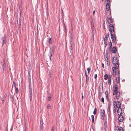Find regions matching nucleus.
Returning <instances> with one entry per match:
<instances>
[{"label": "nucleus", "instance_id": "1", "mask_svg": "<svg viewBox=\"0 0 131 131\" xmlns=\"http://www.w3.org/2000/svg\"><path fill=\"white\" fill-rule=\"evenodd\" d=\"M115 68H113L112 74L114 77H116L115 79L116 82L117 83L119 82L120 75L119 70H115Z\"/></svg>", "mask_w": 131, "mask_h": 131}, {"label": "nucleus", "instance_id": "2", "mask_svg": "<svg viewBox=\"0 0 131 131\" xmlns=\"http://www.w3.org/2000/svg\"><path fill=\"white\" fill-rule=\"evenodd\" d=\"M112 63L114 64V67H113L112 69L114 68V70H119L118 69L119 68V63H118L117 59L116 57H114L112 59Z\"/></svg>", "mask_w": 131, "mask_h": 131}, {"label": "nucleus", "instance_id": "3", "mask_svg": "<svg viewBox=\"0 0 131 131\" xmlns=\"http://www.w3.org/2000/svg\"><path fill=\"white\" fill-rule=\"evenodd\" d=\"M100 113L102 118L103 119H104L106 117V115L104 111L103 110H101Z\"/></svg>", "mask_w": 131, "mask_h": 131}, {"label": "nucleus", "instance_id": "4", "mask_svg": "<svg viewBox=\"0 0 131 131\" xmlns=\"http://www.w3.org/2000/svg\"><path fill=\"white\" fill-rule=\"evenodd\" d=\"M122 94L121 93L119 92L116 93L115 94L116 99H121L122 100L123 99L121 97Z\"/></svg>", "mask_w": 131, "mask_h": 131}, {"label": "nucleus", "instance_id": "5", "mask_svg": "<svg viewBox=\"0 0 131 131\" xmlns=\"http://www.w3.org/2000/svg\"><path fill=\"white\" fill-rule=\"evenodd\" d=\"M113 103L114 104V105L117 107V108L121 107V103L120 101H117L116 102L115 101H114L113 102Z\"/></svg>", "mask_w": 131, "mask_h": 131}, {"label": "nucleus", "instance_id": "6", "mask_svg": "<svg viewBox=\"0 0 131 131\" xmlns=\"http://www.w3.org/2000/svg\"><path fill=\"white\" fill-rule=\"evenodd\" d=\"M117 85H115L113 88V94L114 95H115L116 93L118 92L117 91Z\"/></svg>", "mask_w": 131, "mask_h": 131}, {"label": "nucleus", "instance_id": "7", "mask_svg": "<svg viewBox=\"0 0 131 131\" xmlns=\"http://www.w3.org/2000/svg\"><path fill=\"white\" fill-rule=\"evenodd\" d=\"M109 30L111 33H112L114 31V26L112 24H110L109 26Z\"/></svg>", "mask_w": 131, "mask_h": 131}, {"label": "nucleus", "instance_id": "8", "mask_svg": "<svg viewBox=\"0 0 131 131\" xmlns=\"http://www.w3.org/2000/svg\"><path fill=\"white\" fill-rule=\"evenodd\" d=\"M112 76L111 75H108V83L109 85L110 86L111 83Z\"/></svg>", "mask_w": 131, "mask_h": 131}, {"label": "nucleus", "instance_id": "9", "mask_svg": "<svg viewBox=\"0 0 131 131\" xmlns=\"http://www.w3.org/2000/svg\"><path fill=\"white\" fill-rule=\"evenodd\" d=\"M85 74L86 79V83L87 84L88 82H89V75H88V74H87L85 71Z\"/></svg>", "mask_w": 131, "mask_h": 131}, {"label": "nucleus", "instance_id": "10", "mask_svg": "<svg viewBox=\"0 0 131 131\" xmlns=\"http://www.w3.org/2000/svg\"><path fill=\"white\" fill-rule=\"evenodd\" d=\"M117 112L118 115H122V110L121 107L118 108Z\"/></svg>", "mask_w": 131, "mask_h": 131}, {"label": "nucleus", "instance_id": "11", "mask_svg": "<svg viewBox=\"0 0 131 131\" xmlns=\"http://www.w3.org/2000/svg\"><path fill=\"white\" fill-rule=\"evenodd\" d=\"M111 36L113 42H115L116 40V37L115 35L112 33H111Z\"/></svg>", "mask_w": 131, "mask_h": 131}, {"label": "nucleus", "instance_id": "12", "mask_svg": "<svg viewBox=\"0 0 131 131\" xmlns=\"http://www.w3.org/2000/svg\"><path fill=\"white\" fill-rule=\"evenodd\" d=\"M107 21L108 24H110L113 22V20L111 17H108L107 18Z\"/></svg>", "mask_w": 131, "mask_h": 131}, {"label": "nucleus", "instance_id": "13", "mask_svg": "<svg viewBox=\"0 0 131 131\" xmlns=\"http://www.w3.org/2000/svg\"><path fill=\"white\" fill-rule=\"evenodd\" d=\"M119 116L118 117V121L119 122H121L123 121L124 119V117L122 115H118Z\"/></svg>", "mask_w": 131, "mask_h": 131}, {"label": "nucleus", "instance_id": "14", "mask_svg": "<svg viewBox=\"0 0 131 131\" xmlns=\"http://www.w3.org/2000/svg\"><path fill=\"white\" fill-rule=\"evenodd\" d=\"M29 92L30 94L29 95L30 99V101L32 100V88L31 87H29Z\"/></svg>", "mask_w": 131, "mask_h": 131}, {"label": "nucleus", "instance_id": "15", "mask_svg": "<svg viewBox=\"0 0 131 131\" xmlns=\"http://www.w3.org/2000/svg\"><path fill=\"white\" fill-rule=\"evenodd\" d=\"M48 43H47V45H50L52 43V40H51V38H50L49 37L48 38H47V41Z\"/></svg>", "mask_w": 131, "mask_h": 131}, {"label": "nucleus", "instance_id": "16", "mask_svg": "<svg viewBox=\"0 0 131 131\" xmlns=\"http://www.w3.org/2000/svg\"><path fill=\"white\" fill-rule=\"evenodd\" d=\"M108 39L104 38V44L105 47L107 46V41Z\"/></svg>", "mask_w": 131, "mask_h": 131}, {"label": "nucleus", "instance_id": "17", "mask_svg": "<svg viewBox=\"0 0 131 131\" xmlns=\"http://www.w3.org/2000/svg\"><path fill=\"white\" fill-rule=\"evenodd\" d=\"M112 50V52L113 53H116L117 51L115 47H114Z\"/></svg>", "mask_w": 131, "mask_h": 131}, {"label": "nucleus", "instance_id": "18", "mask_svg": "<svg viewBox=\"0 0 131 131\" xmlns=\"http://www.w3.org/2000/svg\"><path fill=\"white\" fill-rule=\"evenodd\" d=\"M29 77L28 78V80H29V87H31V78L30 77V75L29 76Z\"/></svg>", "mask_w": 131, "mask_h": 131}, {"label": "nucleus", "instance_id": "19", "mask_svg": "<svg viewBox=\"0 0 131 131\" xmlns=\"http://www.w3.org/2000/svg\"><path fill=\"white\" fill-rule=\"evenodd\" d=\"M110 4L107 3L106 5V9L107 11H108L110 8Z\"/></svg>", "mask_w": 131, "mask_h": 131}, {"label": "nucleus", "instance_id": "20", "mask_svg": "<svg viewBox=\"0 0 131 131\" xmlns=\"http://www.w3.org/2000/svg\"><path fill=\"white\" fill-rule=\"evenodd\" d=\"M111 104L110 103H109L108 105V108L107 111L108 112H109V114H110V112H111L110 110V108L111 107Z\"/></svg>", "mask_w": 131, "mask_h": 131}, {"label": "nucleus", "instance_id": "21", "mask_svg": "<svg viewBox=\"0 0 131 131\" xmlns=\"http://www.w3.org/2000/svg\"><path fill=\"white\" fill-rule=\"evenodd\" d=\"M112 42L110 41L108 44V47L109 49L111 50L112 48Z\"/></svg>", "mask_w": 131, "mask_h": 131}, {"label": "nucleus", "instance_id": "22", "mask_svg": "<svg viewBox=\"0 0 131 131\" xmlns=\"http://www.w3.org/2000/svg\"><path fill=\"white\" fill-rule=\"evenodd\" d=\"M108 78V76L106 74H105L104 75V79L105 80H107Z\"/></svg>", "mask_w": 131, "mask_h": 131}, {"label": "nucleus", "instance_id": "23", "mask_svg": "<svg viewBox=\"0 0 131 131\" xmlns=\"http://www.w3.org/2000/svg\"><path fill=\"white\" fill-rule=\"evenodd\" d=\"M108 55L107 54H106L105 55V60H106L107 62H108Z\"/></svg>", "mask_w": 131, "mask_h": 131}, {"label": "nucleus", "instance_id": "24", "mask_svg": "<svg viewBox=\"0 0 131 131\" xmlns=\"http://www.w3.org/2000/svg\"><path fill=\"white\" fill-rule=\"evenodd\" d=\"M117 108V107L114 105L113 107V111L114 112H116Z\"/></svg>", "mask_w": 131, "mask_h": 131}, {"label": "nucleus", "instance_id": "25", "mask_svg": "<svg viewBox=\"0 0 131 131\" xmlns=\"http://www.w3.org/2000/svg\"><path fill=\"white\" fill-rule=\"evenodd\" d=\"M52 98V97L51 96V95L50 94H49V95L48 96L47 99L49 101H50L51 100V98Z\"/></svg>", "mask_w": 131, "mask_h": 131}, {"label": "nucleus", "instance_id": "26", "mask_svg": "<svg viewBox=\"0 0 131 131\" xmlns=\"http://www.w3.org/2000/svg\"><path fill=\"white\" fill-rule=\"evenodd\" d=\"M87 70L88 71V73H87V74H88V75H89V74H90V72L91 71V68H88L87 69Z\"/></svg>", "mask_w": 131, "mask_h": 131}, {"label": "nucleus", "instance_id": "27", "mask_svg": "<svg viewBox=\"0 0 131 131\" xmlns=\"http://www.w3.org/2000/svg\"><path fill=\"white\" fill-rule=\"evenodd\" d=\"M15 92L17 94L19 92V90L18 88H15Z\"/></svg>", "mask_w": 131, "mask_h": 131}, {"label": "nucleus", "instance_id": "28", "mask_svg": "<svg viewBox=\"0 0 131 131\" xmlns=\"http://www.w3.org/2000/svg\"><path fill=\"white\" fill-rule=\"evenodd\" d=\"M97 112V110L96 108H95L94 110L93 111V114L94 115H95L96 114V112Z\"/></svg>", "mask_w": 131, "mask_h": 131}, {"label": "nucleus", "instance_id": "29", "mask_svg": "<svg viewBox=\"0 0 131 131\" xmlns=\"http://www.w3.org/2000/svg\"><path fill=\"white\" fill-rule=\"evenodd\" d=\"M43 125L41 123V126H40V131H42L43 130Z\"/></svg>", "mask_w": 131, "mask_h": 131}, {"label": "nucleus", "instance_id": "30", "mask_svg": "<svg viewBox=\"0 0 131 131\" xmlns=\"http://www.w3.org/2000/svg\"><path fill=\"white\" fill-rule=\"evenodd\" d=\"M118 130V131H124L122 127H120L119 128Z\"/></svg>", "mask_w": 131, "mask_h": 131}, {"label": "nucleus", "instance_id": "31", "mask_svg": "<svg viewBox=\"0 0 131 131\" xmlns=\"http://www.w3.org/2000/svg\"><path fill=\"white\" fill-rule=\"evenodd\" d=\"M51 106L50 104H48L47 105V108L48 109H50L51 108Z\"/></svg>", "mask_w": 131, "mask_h": 131}, {"label": "nucleus", "instance_id": "32", "mask_svg": "<svg viewBox=\"0 0 131 131\" xmlns=\"http://www.w3.org/2000/svg\"><path fill=\"white\" fill-rule=\"evenodd\" d=\"M105 94L106 95V98H107L108 97V92L107 91H106L105 92Z\"/></svg>", "mask_w": 131, "mask_h": 131}, {"label": "nucleus", "instance_id": "33", "mask_svg": "<svg viewBox=\"0 0 131 131\" xmlns=\"http://www.w3.org/2000/svg\"><path fill=\"white\" fill-rule=\"evenodd\" d=\"M91 118L92 119V121L93 123L94 122V116L93 115H92L91 116Z\"/></svg>", "mask_w": 131, "mask_h": 131}, {"label": "nucleus", "instance_id": "34", "mask_svg": "<svg viewBox=\"0 0 131 131\" xmlns=\"http://www.w3.org/2000/svg\"><path fill=\"white\" fill-rule=\"evenodd\" d=\"M102 102L104 103V98L103 97L100 100Z\"/></svg>", "mask_w": 131, "mask_h": 131}, {"label": "nucleus", "instance_id": "35", "mask_svg": "<svg viewBox=\"0 0 131 131\" xmlns=\"http://www.w3.org/2000/svg\"><path fill=\"white\" fill-rule=\"evenodd\" d=\"M52 53H50V55L49 56V58H50V60H51V58L52 57Z\"/></svg>", "mask_w": 131, "mask_h": 131}, {"label": "nucleus", "instance_id": "36", "mask_svg": "<svg viewBox=\"0 0 131 131\" xmlns=\"http://www.w3.org/2000/svg\"><path fill=\"white\" fill-rule=\"evenodd\" d=\"M2 40L3 41V44L5 42V38H2Z\"/></svg>", "mask_w": 131, "mask_h": 131}, {"label": "nucleus", "instance_id": "37", "mask_svg": "<svg viewBox=\"0 0 131 131\" xmlns=\"http://www.w3.org/2000/svg\"><path fill=\"white\" fill-rule=\"evenodd\" d=\"M107 3L110 4V0H106Z\"/></svg>", "mask_w": 131, "mask_h": 131}, {"label": "nucleus", "instance_id": "38", "mask_svg": "<svg viewBox=\"0 0 131 131\" xmlns=\"http://www.w3.org/2000/svg\"><path fill=\"white\" fill-rule=\"evenodd\" d=\"M104 38L108 39V35H106L105 36Z\"/></svg>", "mask_w": 131, "mask_h": 131}, {"label": "nucleus", "instance_id": "39", "mask_svg": "<svg viewBox=\"0 0 131 131\" xmlns=\"http://www.w3.org/2000/svg\"><path fill=\"white\" fill-rule=\"evenodd\" d=\"M13 84L14 86V87L15 88H16V83H15V82L14 81L13 82Z\"/></svg>", "mask_w": 131, "mask_h": 131}, {"label": "nucleus", "instance_id": "40", "mask_svg": "<svg viewBox=\"0 0 131 131\" xmlns=\"http://www.w3.org/2000/svg\"><path fill=\"white\" fill-rule=\"evenodd\" d=\"M51 131H54V129L53 127H52Z\"/></svg>", "mask_w": 131, "mask_h": 131}, {"label": "nucleus", "instance_id": "41", "mask_svg": "<svg viewBox=\"0 0 131 131\" xmlns=\"http://www.w3.org/2000/svg\"><path fill=\"white\" fill-rule=\"evenodd\" d=\"M97 77V75L96 74H95L94 75V78L96 79Z\"/></svg>", "mask_w": 131, "mask_h": 131}, {"label": "nucleus", "instance_id": "42", "mask_svg": "<svg viewBox=\"0 0 131 131\" xmlns=\"http://www.w3.org/2000/svg\"><path fill=\"white\" fill-rule=\"evenodd\" d=\"M104 64L103 63L102 64V67H103V68H104Z\"/></svg>", "mask_w": 131, "mask_h": 131}, {"label": "nucleus", "instance_id": "43", "mask_svg": "<svg viewBox=\"0 0 131 131\" xmlns=\"http://www.w3.org/2000/svg\"><path fill=\"white\" fill-rule=\"evenodd\" d=\"M24 131H28L27 128H26L25 129Z\"/></svg>", "mask_w": 131, "mask_h": 131}, {"label": "nucleus", "instance_id": "44", "mask_svg": "<svg viewBox=\"0 0 131 131\" xmlns=\"http://www.w3.org/2000/svg\"><path fill=\"white\" fill-rule=\"evenodd\" d=\"M94 14H95V11L94 10V11H93V15H94Z\"/></svg>", "mask_w": 131, "mask_h": 131}, {"label": "nucleus", "instance_id": "45", "mask_svg": "<svg viewBox=\"0 0 131 131\" xmlns=\"http://www.w3.org/2000/svg\"><path fill=\"white\" fill-rule=\"evenodd\" d=\"M94 28H93V27H92V31H94Z\"/></svg>", "mask_w": 131, "mask_h": 131}, {"label": "nucleus", "instance_id": "46", "mask_svg": "<svg viewBox=\"0 0 131 131\" xmlns=\"http://www.w3.org/2000/svg\"><path fill=\"white\" fill-rule=\"evenodd\" d=\"M108 61L107 62V65L108 66H109L110 65V64H109V65H108Z\"/></svg>", "mask_w": 131, "mask_h": 131}, {"label": "nucleus", "instance_id": "47", "mask_svg": "<svg viewBox=\"0 0 131 131\" xmlns=\"http://www.w3.org/2000/svg\"><path fill=\"white\" fill-rule=\"evenodd\" d=\"M83 95H82V100L83 99Z\"/></svg>", "mask_w": 131, "mask_h": 131}, {"label": "nucleus", "instance_id": "48", "mask_svg": "<svg viewBox=\"0 0 131 131\" xmlns=\"http://www.w3.org/2000/svg\"><path fill=\"white\" fill-rule=\"evenodd\" d=\"M4 101H3V100H2V103H4Z\"/></svg>", "mask_w": 131, "mask_h": 131}, {"label": "nucleus", "instance_id": "49", "mask_svg": "<svg viewBox=\"0 0 131 131\" xmlns=\"http://www.w3.org/2000/svg\"><path fill=\"white\" fill-rule=\"evenodd\" d=\"M64 131H67V130H66V129H65Z\"/></svg>", "mask_w": 131, "mask_h": 131}, {"label": "nucleus", "instance_id": "50", "mask_svg": "<svg viewBox=\"0 0 131 131\" xmlns=\"http://www.w3.org/2000/svg\"><path fill=\"white\" fill-rule=\"evenodd\" d=\"M104 0H102V1H103Z\"/></svg>", "mask_w": 131, "mask_h": 131}, {"label": "nucleus", "instance_id": "51", "mask_svg": "<svg viewBox=\"0 0 131 131\" xmlns=\"http://www.w3.org/2000/svg\"><path fill=\"white\" fill-rule=\"evenodd\" d=\"M90 131H91V130Z\"/></svg>", "mask_w": 131, "mask_h": 131}]
</instances>
